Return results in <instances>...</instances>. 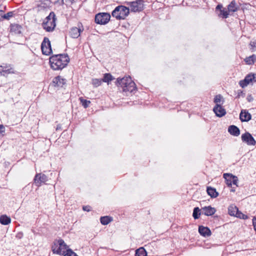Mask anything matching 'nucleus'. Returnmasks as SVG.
<instances>
[{
	"instance_id": "f257e3e1",
	"label": "nucleus",
	"mask_w": 256,
	"mask_h": 256,
	"mask_svg": "<svg viewBox=\"0 0 256 256\" xmlns=\"http://www.w3.org/2000/svg\"><path fill=\"white\" fill-rule=\"evenodd\" d=\"M70 60L67 54H52L49 58V64L53 70H58L66 68Z\"/></svg>"
},
{
	"instance_id": "f03ea898",
	"label": "nucleus",
	"mask_w": 256,
	"mask_h": 256,
	"mask_svg": "<svg viewBox=\"0 0 256 256\" xmlns=\"http://www.w3.org/2000/svg\"><path fill=\"white\" fill-rule=\"evenodd\" d=\"M118 87H121L122 90L128 96V92L132 93L137 90V88L135 82L132 80L130 76H125L122 78H118L115 82Z\"/></svg>"
},
{
	"instance_id": "7ed1b4c3",
	"label": "nucleus",
	"mask_w": 256,
	"mask_h": 256,
	"mask_svg": "<svg viewBox=\"0 0 256 256\" xmlns=\"http://www.w3.org/2000/svg\"><path fill=\"white\" fill-rule=\"evenodd\" d=\"M130 12L129 8L120 5L115 8L112 11V15L117 20H124L128 16Z\"/></svg>"
},
{
	"instance_id": "20e7f679",
	"label": "nucleus",
	"mask_w": 256,
	"mask_h": 256,
	"mask_svg": "<svg viewBox=\"0 0 256 256\" xmlns=\"http://www.w3.org/2000/svg\"><path fill=\"white\" fill-rule=\"evenodd\" d=\"M56 18L54 12H51L42 24L43 28L48 32L53 31L56 26Z\"/></svg>"
},
{
	"instance_id": "39448f33",
	"label": "nucleus",
	"mask_w": 256,
	"mask_h": 256,
	"mask_svg": "<svg viewBox=\"0 0 256 256\" xmlns=\"http://www.w3.org/2000/svg\"><path fill=\"white\" fill-rule=\"evenodd\" d=\"M110 15L108 12H100L95 15L94 22L96 24L104 25L110 20Z\"/></svg>"
},
{
	"instance_id": "423d86ee",
	"label": "nucleus",
	"mask_w": 256,
	"mask_h": 256,
	"mask_svg": "<svg viewBox=\"0 0 256 256\" xmlns=\"http://www.w3.org/2000/svg\"><path fill=\"white\" fill-rule=\"evenodd\" d=\"M41 50L43 54L50 56L52 54L51 43L48 38L44 37L41 44Z\"/></svg>"
},
{
	"instance_id": "0eeeda50",
	"label": "nucleus",
	"mask_w": 256,
	"mask_h": 256,
	"mask_svg": "<svg viewBox=\"0 0 256 256\" xmlns=\"http://www.w3.org/2000/svg\"><path fill=\"white\" fill-rule=\"evenodd\" d=\"M255 82H256V74L250 72L248 74L244 80L240 81L239 84L242 88H244L249 84H252Z\"/></svg>"
},
{
	"instance_id": "6e6552de",
	"label": "nucleus",
	"mask_w": 256,
	"mask_h": 256,
	"mask_svg": "<svg viewBox=\"0 0 256 256\" xmlns=\"http://www.w3.org/2000/svg\"><path fill=\"white\" fill-rule=\"evenodd\" d=\"M130 7V10L132 12H140L144 10V4L143 0H136V1L128 2Z\"/></svg>"
},
{
	"instance_id": "1a4fd4ad",
	"label": "nucleus",
	"mask_w": 256,
	"mask_h": 256,
	"mask_svg": "<svg viewBox=\"0 0 256 256\" xmlns=\"http://www.w3.org/2000/svg\"><path fill=\"white\" fill-rule=\"evenodd\" d=\"M215 12L219 18H226L230 15L229 11L226 8H224L221 4H219L216 6Z\"/></svg>"
},
{
	"instance_id": "9d476101",
	"label": "nucleus",
	"mask_w": 256,
	"mask_h": 256,
	"mask_svg": "<svg viewBox=\"0 0 256 256\" xmlns=\"http://www.w3.org/2000/svg\"><path fill=\"white\" fill-rule=\"evenodd\" d=\"M48 180V177L42 173L36 174L33 180L34 182L37 186H40L44 184Z\"/></svg>"
},
{
	"instance_id": "9b49d317",
	"label": "nucleus",
	"mask_w": 256,
	"mask_h": 256,
	"mask_svg": "<svg viewBox=\"0 0 256 256\" xmlns=\"http://www.w3.org/2000/svg\"><path fill=\"white\" fill-rule=\"evenodd\" d=\"M241 138L242 141L248 146H254L256 144L254 138L249 132H246L243 134L241 136Z\"/></svg>"
},
{
	"instance_id": "f8f14e48",
	"label": "nucleus",
	"mask_w": 256,
	"mask_h": 256,
	"mask_svg": "<svg viewBox=\"0 0 256 256\" xmlns=\"http://www.w3.org/2000/svg\"><path fill=\"white\" fill-rule=\"evenodd\" d=\"M66 79L62 78L60 76H58L54 78L52 85L54 87L62 88L66 84Z\"/></svg>"
},
{
	"instance_id": "ddd939ff",
	"label": "nucleus",
	"mask_w": 256,
	"mask_h": 256,
	"mask_svg": "<svg viewBox=\"0 0 256 256\" xmlns=\"http://www.w3.org/2000/svg\"><path fill=\"white\" fill-rule=\"evenodd\" d=\"M222 104H216L213 108V112L216 116L218 118H222L224 116L226 112V110L222 106Z\"/></svg>"
},
{
	"instance_id": "4468645a",
	"label": "nucleus",
	"mask_w": 256,
	"mask_h": 256,
	"mask_svg": "<svg viewBox=\"0 0 256 256\" xmlns=\"http://www.w3.org/2000/svg\"><path fill=\"white\" fill-rule=\"evenodd\" d=\"M198 232L200 236L206 238L212 235V232L209 228L203 226H199Z\"/></svg>"
},
{
	"instance_id": "2eb2a0df",
	"label": "nucleus",
	"mask_w": 256,
	"mask_h": 256,
	"mask_svg": "<svg viewBox=\"0 0 256 256\" xmlns=\"http://www.w3.org/2000/svg\"><path fill=\"white\" fill-rule=\"evenodd\" d=\"M240 119L242 122H248L252 119V115L246 110H242L240 114Z\"/></svg>"
},
{
	"instance_id": "dca6fc26",
	"label": "nucleus",
	"mask_w": 256,
	"mask_h": 256,
	"mask_svg": "<svg viewBox=\"0 0 256 256\" xmlns=\"http://www.w3.org/2000/svg\"><path fill=\"white\" fill-rule=\"evenodd\" d=\"M14 73V69L10 65L3 64L0 66V74L1 75L5 76L6 74Z\"/></svg>"
},
{
	"instance_id": "f3484780",
	"label": "nucleus",
	"mask_w": 256,
	"mask_h": 256,
	"mask_svg": "<svg viewBox=\"0 0 256 256\" xmlns=\"http://www.w3.org/2000/svg\"><path fill=\"white\" fill-rule=\"evenodd\" d=\"M202 214L206 216H211L214 214L216 210L211 206H206L202 208Z\"/></svg>"
},
{
	"instance_id": "a211bd4d",
	"label": "nucleus",
	"mask_w": 256,
	"mask_h": 256,
	"mask_svg": "<svg viewBox=\"0 0 256 256\" xmlns=\"http://www.w3.org/2000/svg\"><path fill=\"white\" fill-rule=\"evenodd\" d=\"M228 132L232 136H238L240 134V128L235 125H230L228 128Z\"/></svg>"
},
{
	"instance_id": "6ab92c4d",
	"label": "nucleus",
	"mask_w": 256,
	"mask_h": 256,
	"mask_svg": "<svg viewBox=\"0 0 256 256\" xmlns=\"http://www.w3.org/2000/svg\"><path fill=\"white\" fill-rule=\"evenodd\" d=\"M10 28V32L12 34H18L22 33V27L18 24H11Z\"/></svg>"
},
{
	"instance_id": "aec40b11",
	"label": "nucleus",
	"mask_w": 256,
	"mask_h": 256,
	"mask_svg": "<svg viewBox=\"0 0 256 256\" xmlns=\"http://www.w3.org/2000/svg\"><path fill=\"white\" fill-rule=\"evenodd\" d=\"M84 29L81 30L80 28L73 27L70 29V35L72 38H76L80 36V32L83 31Z\"/></svg>"
},
{
	"instance_id": "412c9836",
	"label": "nucleus",
	"mask_w": 256,
	"mask_h": 256,
	"mask_svg": "<svg viewBox=\"0 0 256 256\" xmlns=\"http://www.w3.org/2000/svg\"><path fill=\"white\" fill-rule=\"evenodd\" d=\"M206 192L210 196L211 198H216L219 195L216 189L212 186H207Z\"/></svg>"
},
{
	"instance_id": "4be33fe9",
	"label": "nucleus",
	"mask_w": 256,
	"mask_h": 256,
	"mask_svg": "<svg viewBox=\"0 0 256 256\" xmlns=\"http://www.w3.org/2000/svg\"><path fill=\"white\" fill-rule=\"evenodd\" d=\"M58 247V244H56V242H54V244L52 246V250L54 254H56L59 255H63L65 253V251H64L62 252V248L59 246L58 248H56Z\"/></svg>"
},
{
	"instance_id": "5701e85b",
	"label": "nucleus",
	"mask_w": 256,
	"mask_h": 256,
	"mask_svg": "<svg viewBox=\"0 0 256 256\" xmlns=\"http://www.w3.org/2000/svg\"><path fill=\"white\" fill-rule=\"evenodd\" d=\"M244 61L246 64L253 65L256 62V55L252 54L249 56L246 57L244 59Z\"/></svg>"
},
{
	"instance_id": "b1692460",
	"label": "nucleus",
	"mask_w": 256,
	"mask_h": 256,
	"mask_svg": "<svg viewBox=\"0 0 256 256\" xmlns=\"http://www.w3.org/2000/svg\"><path fill=\"white\" fill-rule=\"evenodd\" d=\"M113 220V218L110 216H103L100 218V222L102 225H107Z\"/></svg>"
},
{
	"instance_id": "393cba45",
	"label": "nucleus",
	"mask_w": 256,
	"mask_h": 256,
	"mask_svg": "<svg viewBox=\"0 0 256 256\" xmlns=\"http://www.w3.org/2000/svg\"><path fill=\"white\" fill-rule=\"evenodd\" d=\"M11 222V218L6 214L0 216V223L2 225H8Z\"/></svg>"
},
{
	"instance_id": "a878e982",
	"label": "nucleus",
	"mask_w": 256,
	"mask_h": 256,
	"mask_svg": "<svg viewBox=\"0 0 256 256\" xmlns=\"http://www.w3.org/2000/svg\"><path fill=\"white\" fill-rule=\"evenodd\" d=\"M238 210V208L236 206L233 204L230 205L228 208V214L231 216H236V212Z\"/></svg>"
},
{
	"instance_id": "bb28decb",
	"label": "nucleus",
	"mask_w": 256,
	"mask_h": 256,
	"mask_svg": "<svg viewBox=\"0 0 256 256\" xmlns=\"http://www.w3.org/2000/svg\"><path fill=\"white\" fill-rule=\"evenodd\" d=\"M148 252L144 247H140L135 250L134 256H147Z\"/></svg>"
},
{
	"instance_id": "cd10ccee",
	"label": "nucleus",
	"mask_w": 256,
	"mask_h": 256,
	"mask_svg": "<svg viewBox=\"0 0 256 256\" xmlns=\"http://www.w3.org/2000/svg\"><path fill=\"white\" fill-rule=\"evenodd\" d=\"M238 10V8L236 5V2L234 0H232L230 4L228 6V10L230 12H236Z\"/></svg>"
},
{
	"instance_id": "c85d7f7f",
	"label": "nucleus",
	"mask_w": 256,
	"mask_h": 256,
	"mask_svg": "<svg viewBox=\"0 0 256 256\" xmlns=\"http://www.w3.org/2000/svg\"><path fill=\"white\" fill-rule=\"evenodd\" d=\"M232 174L230 173H224L223 174V178L225 180L226 184L228 187H232Z\"/></svg>"
},
{
	"instance_id": "c756f323",
	"label": "nucleus",
	"mask_w": 256,
	"mask_h": 256,
	"mask_svg": "<svg viewBox=\"0 0 256 256\" xmlns=\"http://www.w3.org/2000/svg\"><path fill=\"white\" fill-rule=\"evenodd\" d=\"M114 78L110 73H106L104 74L103 78H102V82H106L108 84Z\"/></svg>"
},
{
	"instance_id": "7c9ffc66",
	"label": "nucleus",
	"mask_w": 256,
	"mask_h": 256,
	"mask_svg": "<svg viewBox=\"0 0 256 256\" xmlns=\"http://www.w3.org/2000/svg\"><path fill=\"white\" fill-rule=\"evenodd\" d=\"M202 209L198 207H195L193 210L192 216L194 220L198 219L202 214Z\"/></svg>"
},
{
	"instance_id": "2f4dec72",
	"label": "nucleus",
	"mask_w": 256,
	"mask_h": 256,
	"mask_svg": "<svg viewBox=\"0 0 256 256\" xmlns=\"http://www.w3.org/2000/svg\"><path fill=\"white\" fill-rule=\"evenodd\" d=\"M214 102L216 104H223L224 102V100L223 96L221 94H219L214 96Z\"/></svg>"
},
{
	"instance_id": "473e14b6",
	"label": "nucleus",
	"mask_w": 256,
	"mask_h": 256,
	"mask_svg": "<svg viewBox=\"0 0 256 256\" xmlns=\"http://www.w3.org/2000/svg\"><path fill=\"white\" fill-rule=\"evenodd\" d=\"M14 15V12H9L6 14H0V18H2V20H9L10 18L12 17Z\"/></svg>"
},
{
	"instance_id": "72a5a7b5",
	"label": "nucleus",
	"mask_w": 256,
	"mask_h": 256,
	"mask_svg": "<svg viewBox=\"0 0 256 256\" xmlns=\"http://www.w3.org/2000/svg\"><path fill=\"white\" fill-rule=\"evenodd\" d=\"M79 100L82 106L85 108H88L89 104L91 103L90 100L84 99L82 97H80Z\"/></svg>"
},
{
	"instance_id": "f704fd0d",
	"label": "nucleus",
	"mask_w": 256,
	"mask_h": 256,
	"mask_svg": "<svg viewBox=\"0 0 256 256\" xmlns=\"http://www.w3.org/2000/svg\"><path fill=\"white\" fill-rule=\"evenodd\" d=\"M102 79L93 78L92 80V84L95 88H97L98 86H100L102 84Z\"/></svg>"
},
{
	"instance_id": "c9c22d12",
	"label": "nucleus",
	"mask_w": 256,
	"mask_h": 256,
	"mask_svg": "<svg viewBox=\"0 0 256 256\" xmlns=\"http://www.w3.org/2000/svg\"><path fill=\"white\" fill-rule=\"evenodd\" d=\"M58 246L62 248V249L67 250L68 246L64 242V240L62 239H60L58 240L57 242H56Z\"/></svg>"
},
{
	"instance_id": "e433bc0d",
	"label": "nucleus",
	"mask_w": 256,
	"mask_h": 256,
	"mask_svg": "<svg viewBox=\"0 0 256 256\" xmlns=\"http://www.w3.org/2000/svg\"><path fill=\"white\" fill-rule=\"evenodd\" d=\"M63 256H78L72 249L68 248Z\"/></svg>"
},
{
	"instance_id": "4c0bfd02",
	"label": "nucleus",
	"mask_w": 256,
	"mask_h": 256,
	"mask_svg": "<svg viewBox=\"0 0 256 256\" xmlns=\"http://www.w3.org/2000/svg\"><path fill=\"white\" fill-rule=\"evenodd\" d=\"M236 217L240 219L246 220L248 218V216L247 215L244 214L242 212L240 211L239 210L238 212H236Z\"/></svg>"
},
{
	"instance_id": "58836bf2",
	"label": "nucleus",
	"mask_w": 256,
	"mask_h": 256,
	"mask_svg": "<svg viewBox=\"0 0 256 256\" xmlns=\"http://www.w3.org/2000/svg\"><path fill=\"white\" fill-rule=\"evenodd\" d=\"M230 176L232 178V184L236 185V186H238V177L236 176L233 175L232 174V176Z\"/></svg>"
},
{
	"instance_id": "ea45409f",
	"label": "nucleus",
	"mask_w": 256,
	"mask_h": 256,
	"mask_svg": "<svg viewBox=\"0 0 256 256\" xmlns=\"http://www.w3.org/2000/svg\"><path fill=\"white\" fill-rule=\"evenodd\" d=\"M246 94L244 92L241 90H238V95L236 97V98H239L240 96L244 97Z\"/></svg>"
},
{
	"instance_id": "a19ab883",
	"label": "nucleus",
	"mask_w": 256,
	"mask_h": 256,
	"mask_svg": "<svg viewBox=\"0 0 256 256\" xmlns=\"http://www.w3.org/2000/svg\"><path fill=\"white\" fill-rule=\"evenodd\" d=\"M250 45L252 46V51L254 52V48H256V42H250Z\"/></svg>"
},
{
	"instance_id": "79ce46f5",
	"label": "nucleus",
	"mask_w": 256,
	"mask_h": 256,
	"mask_svg": "<svg viewBox=\"0 0 256 256\" xmlns=\"http://www.w3.org/2000/svg\"><path fill=\"white\" fill-rule=\"evenodd\" d=\"M5 132V128L3 124H0V136H4L3 133Z\"/></svg>"
},
{
	"instance_id": "37998d69",
	"label": "nucleus",
	"mask_w": 256,
	"mask_h": 256,
	"mask_svg": "<svg viewBox=\"0 0 256 256\" xmlns=\"http://www.w3.org/2000/svg\"><path fill=\"white\" fill-rule=\"evenodd\" d=\"M82 210H84V211H86V212H90L91 210V207L90 206L88 205V206H82Z\"/></svg>"
},
{
	"instance_id": "c03bdc74",
	"label": "nucleus",
	"mask_w": 256,
	"mask_h": 256,
	"mask_svg": "<svg viewBox=\"0 0 256 256\" xmlns=\"http://www.w3.org/2000/svg\"><path fill=\"white\" fill-rule=\"evenodd\" d=\"M246 100L248 102H252L254 100V98L251 94H248L246 97Z\"/></svg>"
},
{
	"instance_id": "a18cd8bd",
	"label": "nucleus",
	"mask_w": 256,
	"mask_h": 256,
	"mask_svg": "<svg viewBox=\"0 0 256 256\" xmlns=\"http://www.w3.org/2000/svg\"><path fill=\"white\" fill-rule=\"evenodd\" d=\"M22 236H23V233L22 232H18L16 236V237L18 239H20L22 238Z\"/></svg>"
},
{
	"instance_id": "49530a36",
	"label": "nucleus",
	"mask_w": 256,
	"mask_h": 256,
	"mask_svg": "<svg viewBox=\"0 0 256 256\" xmlns=\"http://www.w3.org/2000/svg\"><path fill=\"white\" fill-rule=\"evenodd\" d=\"M59 3L60 6H63L64 4V0H57L55 2L54 4Z\"/></svg>"
},
{
	"instance_id": "de8ad7c7",
	"label": "nucleus",
	"mask_w": 256,
	"mask_h": 256,
	"mask_svg": "<svg viewBox=\"0 0 256 256\" xmlns=\"http://www.w3.org/2000/svg\"><path fill=\"white\" fill-rule=\"evenodd\" d=\"M56 130L58 131V130H62V126L60 124H58L57 126H56Z\"/></svg>"
},
{
	"instance_id": "09e8293b",
	"label": "nucleus",
	"mask_w": 256,
	"mask_h": 256,
	"mask_svg": "<svg viewBox=\"0 0 256 256\" xmlns=\"http://www.w3.org/2000/svg\"><path fill=\"white\" fill-rule=\"evenodd\" d=\"M231 188H232L230 189V191L231 192H236V188L234 187H233V188L231 187Z\"/></svg>"
},
{
	"instance_id": "8fccbe9b",
	"label": "nucleus",
	"mask_w": 256,
	"mask_h": 256,
	"mask_svg": "<svg viewBox=\"0 0 256 256\" xmlns=\"http://www.w3.org/2000/svg\"><path fill=\"white\" fill-rule=\"evenodd\" d=\"M77 1H78V0H70V2H71V3H72V4L75 3V2H76Z\"/></svg>"
},
{
	"instance_id": "3c124183",
	"label": "nucleus",
	"mask_w": 256,
	"mask_h": 256,
	"mask_svg": "<svg viewBox=\"0 0 256 256\" xmlns=\"http://www.w3.org/2000/svg\"><path fill=\"white\" fill-rule=\"evenodd\" d=\"M1 7H2V6L0 5V12L1 13H2V12H4V10H1Z\"/></svg>"
},
{
	"instance_id": "603ef678",
	"label": "nucleus",
	"mask_w": 256,
	"mask_h": 256,
	"mask_svg": "<svg viewBox=\"0 0 256 256\" xmlns=\"http://www.w3.org/2000/svg\"><path fill=\"white\" fill-rule=\"evenodd\" d=\"M1 20H2V18H0V21H1Z\"/></svg>"
}]
</instances>
